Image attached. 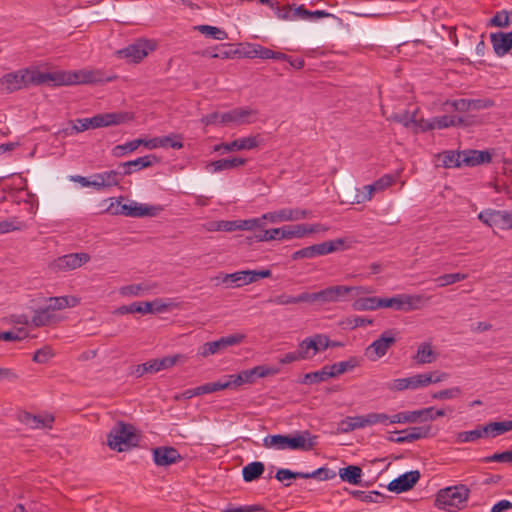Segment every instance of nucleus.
<instances>
[{"label": "nucleus", "instance_id": "obj_1", "mask_svg": "<svg viewBox=\"0 0 512 512\" xmlns=\"http://www.w3.org/2000/svg\"><path fill=\"white\" fill-rule=\"evenodd\" d=\"M138 436L135 429L130 424L119 422L114 426L107 435V444L110 449L118 452L127 451L132 447L137 446Z\"/></svg>", "mask_w": 512, "mask_h": 512}, {"label": "nucleus", "instance_id": "obj_2", "mask_svg": "<svg viewBox=\"0 0 512 512\" xmlns=\"http://www.w3.org/2000/svg\"><path fill=\"white\" fill-rule=\"evenodd\" d=\"M469 493V488L464 484L446 487L437 493L435 504L437 507L448 511L460 509L468 500Z\"/></svg>", "mask_w": 512, "mask_h": 512}, {"label": "nucleus", "instance_id": "obj_3", "mask_svg": "<svg viewBox=\"0 0 512 512\" xmlns=\"http://www.w3.org/2000/svg\"><path fill=\"white\" fill-rule=\"evenodd\" d=\"M388 415L385 413L372 412L366 415L355 417H346L339 424V431L342 433H349L356 429H361L375 424H387Z\"/></svg>", "mask_w": 512, "mask_h": 512}, {"label": "nucleus", "instance_id": "obj_4", "mask_svg": "<svg viewBox=\"0 0 512 512\" xmlns=\"http://www.w3.org/2000/svg\"><path fill=\"white\" fill-rule=\"evenodd\" d=\"M343 244L344 239L342 238L325 241L319 244H314L297 250L292 254L291 257L293 260H299L303 258H314L316 256H323L340 250Z\"/></svg>", "mask_w": 512, "mask_h": 512}, {"label": "nucleus", "instance_id": "obj_5", "mask_svg": "<svg viewBox=\"0 0 512 512\" xmlns=\"http://www.w3.org/2000/svg\"><path fill=\"white\" fill-rule=\"evenodd\" d=\"M90 260L88 253H70L60 256L48 264V269L53 273L75 270Z\"/></svg>", "mask_w": 512, "mask_h": 512}, {"label": "nucleus", "instance_id": "obj_6", "mask_svg": "<svg viewBox=\"0 0 512 512\" xmlns=\"http://www.w3.org/2000/svg\"><path fill=\"white\" fill-rule=\"evenodd\" d=\"M422 303L421 295L399 294L392 298H382L383 308H393L404 312L419 309Z\"/></svg>", "mask_w": 512, "mask_h": 512}, {"label": "nucleus", "instance_id": "obj_7", "mask_svg": "<svg viewBox=\"0 0 512 512\" xmlns=\"http://www.w3.org/2000/svg\"><path fill=\"white\" fill-rule=\"evenodd\" d=\"M396 343L393 330L384 331L378 339L373 341L365 350V355L371 360L376 361L385 356L389 348Z\"/></svg>", "mask_w": 512, "mask_h": 512}, {"label": "nucleus", "instance_id": "obj_8", "mask_svg": "<svg viewBox=\"0 0 512 512\" xmlns=\"http://www.w3.org/2000/svg\"><path fill=\"white\" fill-rule=\"evenodd\" d=\"M243 339V335L233 334L225 337H221L216 341L206 342L201 345L198 349V355L206 358L210 355L218 354L226 350L230 346L239 344Z\"/></svg>", "mask_w": 512, "mask_h": 512}, {"label": "nucleus", "instance_id": "obj_9", "mask_svg": "<svg viewBox=\"0 0 512 512\" xmlns=\"http://www.w3.org/2000/svg\"><path fill=\"white\" fill-rule=\"evenodd\" d=\"M110 210L113 211L115 215H125L129 217L140 218L145 216H157L162 208L160 206L140 204L135 201H131L130 204H122V206L119 207V210Z\"/></svg>", "mask_w": 512, "mask_h": 512}, {"label": "nucleus", "instance_id": "obj_10", "mask_svg": "<svg viewBox=\"0 0 512 512\" xmlns=\"http://www.w3.org/2000/svg\"><path fill=\"white\" fill-rule=\"evenodd\" d=\"M181 358H184L183 355L176 354L172 356H166L161 359H153L149 360L143 364H140L135 369V375L137 377L143 376L146 372L156 373L161 370H165L173 367Z\"/></svg>", "mask_w": 512, "mask_h": 512}, {"label": "nucleus", "instance_id": "obj_11", "mask_svg": "<svg viewBox=\"0 0 512 512\" xmlns=\"http://www.w3.org/2000/svg\"><path fill=\"white\" fill-rule=\"evenodd\" d=\"M29 69H20L0 78V90L8 93L28 87Z\"/></svg>", "mask_w": 512, "mask_h": 512}, {"label": "nucleus", "instance_id": "obj_12", "mask_svg": "<svg viewBox=\"0 0 512 512\" xmlns=\"http://www.w3.org/2000/svg\"><path fill=\"white\" fill-rule=\"evenodd\" d=\"M160 162V158L154 154L145 155L143 157H139L135 160L127 161L124 163H120L118 165L121 170L122 176H128L132 173L142 170L144 168H148Z\"/></svg>", "mask_w": 512, "mask_h": 512}, {"label": "nucleus", "instance_id": "obj_13", "mask_svg": "<svg viewBox=\"0 0 512 512\" xmlns=\"http://www.w3.org/2000/svg\"><path fill=\"white\" fill-rule=\"evenodd\" d=\"M328 228L322 224H298L283 226V239L302 238L310 233L325 232Z\"/></svg>", "mask_w": 512, "mask_h": 512}, {"label": "nucleus", "instance_id": "obj_14", "mask_svg": "<svg viewBox=\"0 0 512 512\" xmlns=\"http://www.w3.org/2000/svg\"><path fill=\"white\" fill-rule=\"evenodd\" d=\"M122 179L121 170L117 166L115 170L104 171L93 175L92 187L96 190L108 189L117 186Z\"/></svg>", "mask_w": 512, "mask_h": 512}, {"label": "nucleus", "instance_id": "obj_15", "mask_svg": "<svg viewBox=\"0 0 512 512\" xmlns=\"http://www.w3.org/2000/svg\"><path fill=\"white\" fill-rule=\"evenodd\" d=\"M153 460L157 466H169L180 462L183 457L178 450L171 446H160L152 450Z\"/></svg>", "mask_w": 512, "mask_h": 512}, {"label": "nucleus", "instance_id": "obj_16", "mask_svg": "<svg viewBox=\"0 0 512 512\" xmlns=\"http://www.w3.org/2000/svg\"><path fill=\"white\" fill-rule=\"evenodd\" d=\"M419 479L420 472L418 470L409 471L392 480L387 488L391 492L402 493L412 489Z\"/></svg>", "mask_w": 512, "mask_h": 512}, {"label": "nucleus", "instance_id": "obj_17", "mask_svg": "<svg viewBox=\"0 0 512 512\" xmlns=\"http://www.w3.org/2000/svg\"><path fill=\"white\" fill-rule=\"evenodd\" d=\"M318 437L309 431H302L295 435H289L288 448L291 450L310 451L317 445Z\"/></svg>", "mask_w": 512, "mask_h": 512}, {"label": "nucleus", "instance_id": "obj_18", "mask_svg": "<svg viewBox=\"0 0 512 512\" xmlns=\"http://www.w3.org/2000/svg\"><path fill=\"white\" fill-rule=\"evenodd\" d=\"M120 58L130 62L138 63L148 55V42H137L118 51Z\"/></svg>", "mask_w": 512, "mask_h": 512}, {"label": "nucleus", "instance_id": "obj_19", "mask_svg": "<svg viewBox=\"0 0 512 512\" xmlns=\"http://www.w3.org/2000/svg\"><path fill=\"white\" fill-rule=\"evenodd\" d=\"M19 421L26 425L31 429H38L41 427H52V423L54 422V417L51 415H47L46 417H41L40 415H33L29 412H22L18 417Z\"/></svg>", "mask_w": 512, "mask_h": 512}, {"label": "nucleus", "instance_id": "obj_20", "mask_svg": "<svg viewBox=\"0 0 512 512\" xmlns=\"http://www.w3.org/2000/svg\"><path fill=\"white\" fill-rule=\"evenodd\" d=\"M491 42L494 52L497 56H504L512 48V32H496L492 33Z\"/></svg>", "mask_w": 512, "mask_h": 512}, {"label": "nucleus", "instance_id": "obj_21", "mask_svg": "<svg viewBox=\"0 0 512 512\" xmlns=\"http://www.w3.org/2000/svg\"><path fill=\"white\" fill-rule=\"evenodd\" d=\"M77 75L76 84H96L113 81L116 77H103V73L99 70H80L75 72Z\"/></svg>", "mask_w": 512, "mask_h": 512}, {"label": "nucleus", "instance_id": "obj_22", "mask_svg": "<svg viewBox=\"0 0 512 512\" xmlns=\"http://www.w3.org/2000/svg\"><path fill=\"white\" fill-rule=\"evenodd\" d=\"M58 321V317L48 305L44 308L35 310L34 315L31 318V324L35 327L48 326Z\"/></svg>", "mask_w": 512, "mask_h": 512}, {"label": "nucleus", "instance_id": "obj_23", "mask_svg": "<svg viewBox=\"0 0 512 512\" xmlns=\"http://www.w3.org/2000/svg\"><path fill=\"white\" fill-rule=\"evenodd\" d=\"M251 114L250 110L235 108L222 113L220 125H240L247 122L246 118Z\"/></svg>", "mask_w": 512, "mask_h": 512}, {"label": "nucleus", "instance_id": "obj_24", "mask_svg": "<svg viewBox=\"0 0 512 512\" xmlns=\"http://www.w3.org/2000/svg\"><path fill=\"white\" fill-rule=\"evenodd\" d=\"M424 386L423 374H417L407 378L395 379L390 386L391 389L402 391L405 389H417Z\"/></svg>", "mask_w": 512, "mask_h": 512}, {"label": "nucleus", "instance_id": "obj_25", "mask_svg": "<svg viewBox=\"0 0 512 512\" xmlns=\"http://www.w3.org/2000/svg\"><path fill=\"white\" fill-rule=\"evenodd\" d=\"M230 388H237L243 384H252L256 379V367L243 370L238 374L226 375Z\"/></svg>", "mask_w": 512, "mask_h": 512}, {"label": "nucleus", "instance_id": "obj_26", "mask_svg": "<svg viewBox=\"0 0 512 512\" xmlns=\"http://www.w3.org/2000/svg\"><path fill=\"white\" fill-rule=\"evenodd\" d=\"M491 154L488 151L467 150L463 151L462 162L466 166H477L491 161Z\"/></svg>", "mask_w": 512, "mask_h": 512}, {"label": "nucleus", "instance_id": "obj_27", "mask_svg": "<svg viewBox=\"0 0 512 512\" xmlns=\"http://www.w3.org/2000/svg\"><path fill=\"white\" fill-rule=\"evenodd\" d=\"M153 310V304L151 302H133L130 305H123L118 307L114 313L118 315H124L129 313H141V314H148L152 313Z\"/></svg>", "mask_w": 512, "mask_h": 512}, {"label": "nucleus", "instance_id": "obj_28", "mask_svg": "<svg viewBox=\"0 0 512 512\" xmlns=\"http://www.w3.org/2000/svg\"><path fill=\"white\" fill-rule=\"evenodd\" d=\"M339 476L344 482L358 485L361 483L362 469L356 465H349L339 470Z\"/></svg>", "mask_w": 512, "mask_h": 512}, {"label": "nucleus", "instance_id": "obj_29", "mask_svg": "<svg viewBox=\"0 0 512 512\" xmlns=\"http://www.w3.org/2000/svg\"><path fill=\"white\" fill-rule=\"evenodd\" d=\"M256 147V137L251 136L248 138L238 139L234 140L230 143L221 144L216 147V150H220L223 148L225 151H236V150H242V149H251Z\"/></svg>", "mask_w": 512, "mask_h": 512}, {"label": "nucleus", "instance_id": "obj_30", "mask_svg": "<svg viewBox=\"0 0 512 512\" xmlns=\"http://www.w3.org/2000/svg\"><path fill=\"white\" fill-rule=\"evenodd\" d=\"M80 302V299L75 296H60V297H51L49 299L48 306L50 309L55 312L57 310H62L67 307H75Z\"/></svg>", "mask_w": 512, "mask_h": 512}, {"label": "nucleus", "instance_id": "obj_31", "mask_svg": "<svg viewBox=\"0 0 512 512\" xmlns=\"http://www.w3.org/2000/svg\"><path fill=\"white\" fill-rule=\"evenodd\" d=\"M436 353L433 351L430 343L423 342L417 348V353L414 357L418 364H428L436 360Z\"/></svg>", "mask_w": 512, "mask_h": 512}, {"label": "nucleus", "instance_id": "obj_32", "mask_svg": "<svg viewBox=\"0 0 512 512\" xmlns=\"http://www.w3.org/2000/svg\"><path fill=\"white\" fill-rule=\"evenodd\" d=\"M431 426H414L400 431L405 434L407 443H411L430 436Z\"/></svg>", "mask_w": 512, "mask_h": 512}, {"label": "nucleus", "instance_id": "obj_33", "mask_svg": "<svg viewBox=\"0 0 512 512\" xmlns=\"http://www.w3.org/2000/svg\"><path fill=\"white\" fill-rule=\"evenodd\" d=\"M353 308L356 311H367L383 308L382 298L375 296L359 298L354 301Z\"/></svg>", "mask_w": 512, "mask_h": 512}, {"label": "nucleus", "instance_id": "obj_34", "mask_svg": "<svg viewBox=\"0 0 512 512\" xmlns=\"http://www.w3.org/2000/svg\"><path fill=\"white\" fill-rule=\"evenodd\" d=\"M146 147L149 149H155L158 147H171L174 149H181L183 143L181 141H175L171 136L155 137L149 139L146 143Z\"/></svg>", "mask_w": 512, "mask_h": 512}, {"label": "nucleus", "instance_id": "obj_35", "mask_svg": "<svg viewBox=\"0 0 512 512\" xmlns=\"http://www.w3.org/2000/svg\"><path fill=\"white\" fill-rule=\"evenodd\" d=\"M334 302L341 301L352 291H356V295L361 293H370L364 287H352V286H344V285H336L331 286Z\"/></svg>", "mask_w": 512, "mask_h": 512}, {"label": "nucleus", "instance_id": "obj_36", "mask_svg": "<svg viewBox=\"0 0 512 512\" xmlns=\"http://www.w3.org/2000/svg\"><path fill=\"white\" fill-rule=\"evenodd\" d=\"M333 373L328 371L325 365L321 370L307 373L304 375L300 383L302 384H315L320 383L332 378Z\"/></svg>", "mask_w": 512, "mask_h": 512}, {"label": "nucleus", "instance_id": "obj_37", "mask_svg": "<svg viewBox=\"0 0 512 512\" xmlns=\"http://www.w3.org/2000/svg\"><path fill=\"white\" fill-rule=\"evenodd\" d=\"M345 491L349 492V494H351L354 498L366 503H379L382 501V499H384V495L378 491L364 492L360 490H349L348 488H346Z\"/></svg>", "mask_w": 512, "mask_h": 512}, {"label": "nucleus", "instance_id": "obj_38", "mask_svg": "<svg viewBox=\"0 0 512 512\" xmlns=\"http://www.w3.org/2000/svg\"><path fill=\"white\" fill-rule=\"evenodd\" d=\"M440 158L442 165L446 168L464 165V162H462L463 152L446 151L440 155Z\"/></svg>", "mask_w": 512, "mask_h": 512}, {"label": "nucleus", "instance_id": "obj_39", "mask_svg": "<svg viewBox=\"0 0 512 512\" xmlns=\"http://www.w3.org/2000/svg\"><path fill=\"white\" fill-rule=\"evenodd\" d=\"M246 162L245 159L239 158V157H233L230 159H219L214 162H212L210 165L213 167V170L215 172L222 171V170H228L235 167H238L240 165H243Z\"/></svg>", "mask_w": 512, "mask_h": 512}, {"label": "nucleus", "instance_id": "obj_40", "mask_svg": "<svg viewBox=\"0 0 512 512\" xmlns=\"http://www.w3.org/2000/svg\"><path fill=\"white\" fill-rule=\"evenodd\" d=\"M357 365V360L355 358H350L347 361H341L332 365H326L329 372H332V377H336L341 375L349 370H352Z\"/></svg>", "mask_w": 512, "mask_h": 512}, {"label": "nucleus", "instance_id": "obj_41", "mask_svg": "<svg viewBox=\"0 0 512 512\" xmlns=\"http://www.w3.org/2000/svg\"><path fill=\"white\" fill-rule=\"evenodd\" d=\"M493 227L512 229V212L496 210L493 217Z\"/></svg>", "mask_w": 512, "mask_h": 512}, {"label": "nucleus", "instance_id": "obj_42", "mask_svg": "<svg viewBox=\"0 0 512 512\" xmlns=\"http://www.w3.org/2000/svg\"><path fill=\"white\" fill-rule=\"evenodd\" d=\"M300 359H308L317 353V347L315 341L312 338L304 339L296 351Z\"/></svg>", "mask_w": 512, "mask_h": 512}, {"label": "nucleus", "instance_id": "obj_43", "mask_svg": "<svg viewBox=\"0 0 512 512\" xmlns=\"http://www.w3.org/2000/svg\"><path fill=\"white\" fill-rule=\"evenodd\" d=\"M52 78L53 79H50V81L53 82L55 86L74 85L77 82L75 72H54L52 73Z\"/></svg>", "mask_w": 512, "mask_h": 512}, {"label": "nucleus", "instance_id": "obj_44", "mask_svg": "<svg viewBox=\"0 0 512 512\" xmlns=\"http://www.w3.org/2000/svg\"><path fill=\"white\" fill-rule=\"evenodd\" d=\"M265 447H276L277 449L288 448L289 435H271L264 438Z\"/></svg>", "mask_w": 512, "mask_h": 512}, {"label": "nucleus", "instance_id": "obj_45", "mask_svg": "<svg viewBox=\"0 0 512 512\" xmlns=\"http://www.w3.org/2000/svg\"><path fill=\"white\" fill-rule=\"evenodd\" d=\"M310 214L307 210L301 209H282L280 210V220L282 221H296L305 219Z\"/></svg>", "mask_w": 512, "mask_h": 512}, {"label": "nucleus", "instance_id": "obj_46", "mask_svg": "<svg viewBox=\"0 0 512 512\" xmlns=\"http://www.w3.org/2000/svg\"><path fill=\"white\" fill-rule=\"evenodd\" d=\"M196 28L200 33H202L206 36H209L213 39H216V40H225L228 38V34L226 31L221 30L215 26L199 25Z\"/></svg>", "mask_w": 512, "mask_h": 512}, {"label": "nucleus", "instance_id": "obj_47", "mask_svg": "<svg viewBox=\"0 0 512 512\" xmlns=\"http://www.w3.org/2000/svg\"><path fill=\"white\" fill-rule=\"evenodd\" d=\"M388 422L391 424L394 423H416L418 422L417 418V410L416 411H405L399 412L392 416L388 415Z\"/></svg>", "mask_w": 512, "mask_h": 512}, {"label": "nucleus", "instance_id": "obj_48", "mask_svg": "<svg viewBox=\"0 0 512 512\" xmlns=\"http://www.w3.org/2000/svg\"><path fill=\"white\" fill-rule=\"evenodd\" d=\"M263 4L269 5L272 9L275 10V14L279 19H289L291 14V8L289 5L280 7L279 0H258Z\"/></svg>", "mask_w": 512, "mask_h": 512}, {"label": "nucleus", "instance_id": "obj_49", "mask_svg": "<svg viewBox=\"0 0 512 512\" xmlns=\"http://www.w3.org/2000/svg\"><path fill=\"white\" fill-rule=\"evenodd\" d=\"M418 109H416L413 113H409L408 111H404L402 113H394L390 119L402 124L404 127L410 128L413 126V123H416V115Z\"/></svg>", "mask_w": 512, "mask_h": 512}, {"label": "nucleus", "instance_id": "obj_50", "mask_svg": "<svg viewBox=\"0 0 512 512\" xmlns=\"http://www.w3.org/2000/svg\"><path fill=\"white\" fill-rule=\"evenodd\" d=\"M52 78V73L50 72H40L38 70H29V76L27 79V85H40L47 82H50Z\"/></svg>", "mask_w": 512, "mask_h": 512}, {"label": "nucleus", "instance_id": "obj_51", "mask_svg": "<svg viewBox=\"0 0 512 512\" xmlns=\"http://www.w3.org/2000/svg\"><path fill=\"white\" fill-rule=\"evenodd\" d=\"M260 223L258 222V241H270V240H282V231L281 228H273L268 230H260Z\"/></svg>", "mask_w": 512, "mask_h": 512}, {"label": "nucleus", "instance_id": "obj_52", "mask_svg": "<svg viewBox=\"0 0 512 512\" xmlns=\"http://www.w3.org/2000/svg\"><path fill=\"white\" fill-rule=\"evenodd\" d=\"M468 275L463 273H451V274H444L442 276H439L435 279L436 282H438L439 287H445L451 284H454L459 281H463L467 279Z\"/></svg>", "mask_w": 512, "mask_h": 512}, {"label": "nucleus", "instance_id": "obj_53", "mask_svg": "<svg viewBox=\"0 0 512 512\" xmlns=\"http://www.w3.org/2000/svg\"><path fill=\"white\" fill-rule=\"evenodd\" d=\"M150 286L144 283L131 284L120 288V294L124 296H139L144 291H148Z\"/></svg>", "mask_w": 512, "mask_h": 512}, {"label": "nucleus", "instance_id": "obj_54", "mask_svg": "<svg viewBox=\"0 0 512 512\" xmlns=\"http://www.w3.org/2000/svg\"><path fill=\"white\" fill-rule=\"evenodd\" d=\"M139 146H140V141L132 140L123 145H116L112 150V154L115 157H121L127 153L135 151Z\"/></svg>", "mask_w": 512, "mask_h": 512}, {"label": "nucleus", "instance_id": "obj_55", "mask_svg": "<svg viewBox=\"0 0 512 512\" xmlns=\"http://www.w3.org/2000/svg\"><path fill=\"white\" fill-rule=\"evenodd\" d=\"M28 336V332L24 328H18L15 331L0 332V340L4 341H20Z\"/></svg>", "mask_w": 512, "mask_h": 512}, {"label": "nucleus", "instance_id": "obj_56", "mask_svg": "<svg viewBox=\"0 0 512 512\" xmlns=\"http://www.w3.org/2000/svg\"><path fill=\"white\" fill-rule=\"evenodd\" d=\"M307 479L316 478L318 480L324 481L333 479L336 476V473L333 470H330L326 467H320L312 472H306Z\"/></svg>", "mask_w": 512, "mask_h": 512}, {"label": "nucleus", "instance_id": "obj_57", "mask_svg": "<svg viewBox=\"0 0 512 512\" xmlns=\"http://www.w3.org/2000/svg\"><path fill=\"white\" fill-rule=\"evenodd\" d=\"M275 478L278 481L283 482L284 480H289V479H297V478L307 479V474H306V472H293L289 469L282 468L276 472Z\"/></svg>", "mask_w": 512, "mask_h": 512}, {"label": "nucleus", "instance_id": "obj_58", "mask_svg": "<svg viewBox=\"0 0 512 512\" xmlns=\"http://www.w3.org/2000/svg\"><path fill=\"white\" fill-rule=\"evenodd\" d=\"M25 224L16 218L4 220L0 222V234L8 233L15 230H21Z\"/></svg>", "mask_w": 512, "mask_h": 512}, {"label": "nucleus", "instance_id": "obj_59", "mask_svg": "<svg viewBox=\"0 0 512 512\" xmlns=\"http://www.w3.org/2000/svg\"><path fill=\"white\" fill-rule=\"evenodd\" d=\"M236 223H237L236 220H233V221H225V220L217 221V222L211 223V227L209 229L210 230H214V231L232 232V231L238 230V228H239L238 224H236Z\"/></svg>", "mask_w": 512, "mask_h": 512}, {"label": "nucleus", "instance_id": "obj_60", "mask_svg": "<svg viewBox=\"0 0 512 512\" xmlns=\"http://www.w3.org/2000/svg\"><path fill=\"white\" fill-rule=\"evenodd\" d=\"M52 349L48 346H45L41 349H38L33 356V361L36 363H47L53 357Z\"/></svg>", "mask_w": 512, "mask_h": 512}, {"label": "nucleus", "instance_id": "obj_61", "mask_svg": "<svg viewBox=\"0 0 512 512\" xmlns=\"http://www.w3.org/2000/svg\"><path fill=\"white\" fill-rule=\"evenodd\" d=\"M510 15L507 11L497 12L490 20L491 25L496 27H507L510 22Z\"/></svg>", "mask_w": 512, "mask_h": 512}, {"label": "nucleus", "instance_id": "obj_62", "mask_svg": "<svg viewBox=\"0 0 512 512\" xmlns=\"http://www.w3.org/2000/svg\"><path fill=\"white\" fill-rule=\"evenodd\" d=\"M334 302L331 287L315 292V304L323 305Z\"/></svg>", "mask_w": 512, "mask_h": 512}, {"label": "nucleus", "instance_id": "obj_63", "mask_svg": "<svg viewBox=\"0 0 512 512\" xmlns=\"http://www.w3.org/2000/svg\"><path fill=\"white\" fill-rule=\"evenodd\" d=\"M433 126L434 129H445L449 127H453L454 120L452 119V115H442L433 117Z\"/></svg>", "mask_w": 512, "mask_h": 512}, {"label": "nucleus", "instance_id": "obj_64", "mask_svg": "<svg viewBox=\"0 0 512 512\" xmlns=\"http://www.w3.org/2000/svg\"><path fill=\"white\" fill-rule=\"evenodd\" d=\"M237 287L256 281V270H246L238 272Z\"/></svg>", "mask_w": 512, "mask_h": 512}]
</instances>
